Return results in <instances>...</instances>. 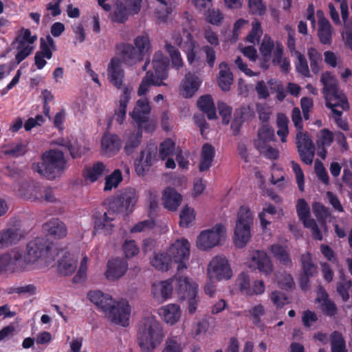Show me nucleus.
<instances>
[{"label":"nucleus","mask_w":352,"mask_h":352,"mask_svg":"<svg viewBox=\"0 0 352 352\" xmlns=\"http://www.w3.org/2000/svg\"><path fill=\"white\" fill-rule=\"evenodd\" d=\"M108 171L105 164L97 162L86 169L85 177L87 180L94 182Z\"/></svg>","instance_id":"46"},{"label":"nucleus","mask_w":352,"mask_h":352,"mask_svg":"<svg viewBox=\"0 0 352 352\" xmlns=\"http://www.w3.org/2000/svg\"><path fill=\"white\" fill-rule=\"evenodd\" d=\"M151 64L152 69L149 71L153 72L155 78L163 82L168 77L166 71L168 65V59L161 51H157L154 54Z\"/></svg>","instance_id":"28"},{"label":"nucleus","mask_w":352,"mask_h":352,"mask_svg":"<svg viewBox=\"0 0 352 352\" xmlns=\"http://www.w3.org/2000/svg\"><path fill=\"white\" fill-rule=\"evenodd\" d=\"M334 134L327 129H323L319 131L316 138L318 146V155L324 159L327 155V147L330 146L333 141Z\"/></svg>","instance_id":"35"},{"label":"nucleus","mask_w":352,"mask_h":352,"mask_svg":"<svg viewBox=\"0 0 352 352\" xmlns=\"http://www.w3.org/2000/svg\"><path fill=\"white\" fill-rule=\"evenodd\" d=\"M308 56L310 60V66L312 72L318 73L322 69V56L314 47L308 48Z\"/></svg>","instance_id":"50"},{"label":"nucleus","mask_w":352,"mask_h":352,"mask_svg":"<svg viewBox=\"0 0 352 352\" xmlns=\"http://www.w3.org/2000/svg\"><path fill=\"white\" fill-rule=\"evenodd\" d=\"M352 282L351 280H345L338 283L337 286V292L341 296L343 302L346 304L344 309L352 308Z\"/></svg>","instance_id":"43"},{"label":"nucleus","mask_w":352,"mask_h":352,"mask_svg":"<svg viewBox=\"0 0 352 352\" xmlns=\"http://www.w3.org/2000/svg\"><path fill=\"white\" fill-rule=\"evenodd\" d=\"M127 261L120 257L110 259L107 263L104 276L109 281H116L121 278L127 272Z\"/></svg>","instance_id":"21"},{"label":"nucleus","mask_w":352,"mask_h":352,"mask_svg":"<svg viewBox=\"0 0 352 352\" xmlns=\"http://www.w3.org/2000/svg\"><path fill=\"white\" fill-rule=\"evenodd\" d=\"M43 229L55 239H62L67 234V228L65 224L58 219L48 221L44 224Z\"/></svg>","instance_id":"36"},{"label":"nucleus","mask_w":352,"mask_h":352,"mask_svg":"<svg viewBox=\"0 0 352 352\" xmlns=\"http://www.w3.org/2000/svg\"><path fill=\"white\" fill-rule=\"evenodd\" d=\"M320 81L323 86L322 93L327 107H340L342 110L349 109L346 98L339 89L338 79L331 72L322 73Z\"/></svg>","instance_id":"5"},{"label":"nucleus","mask_w":352,"mask_h":352,"mask_svg":"<svg viewBox=\"0 0 352 352\" xmlns=\"http://www.w3.org/2000/svg\"><path fill=\"white\" fill-rule=\"evenodd\" d=\"M87 296L110 321L122 327L128 326L131 307L126 299H113L110 294L100 290L89 291Z\"/></svg>","instance_id":"1"},{"label":"nucleus","mask_w":352,"mask_h":352,"mask_svg":"<svg viewBox=\"0 0 352 352\" xmlns=\"http://www.w3.org/2000/svg\"><path fill=\"white\" fill-rule=\"evenodd\" d=\"M138 194L133 188H126L120 191L119 195L109 206L113 212L129 214L133 211L138 201Z\"/></svg>","instance_id":"13"},{"label":"nucleus","mask_w":352,"mask_h":352,"mask_svg":"<svg viewBox=\"0 0 352 352\" xmlns=\"http://www.w3.org/2000/svg\"><path fill=\"white\" fill-rule=\"evenodd\" d=\"M233 81L232 74L230 71L228 64L222 62L219 65V72L218 76V83L220 88L223 91H227L230 89V86Z\"/></svg>","instance_id":"40"},{"label":"nucleus","mask_w":352,"mask_h":352,"mask_svg":"<svg viewBox=\"0 0 352 352\" xmlns=\"http://www.w3.org/2000/svg\"><path fill=\"white\" fill-rule=\"evenodd\" d=\"M116 49L122 61L127 65H134L143 59L131 44L121 43L117 45Z\"/></svg>","instance_id":"30"},{"label":"nucleus","mask_w":352,"mask_h":352,"mask_svg":"<svg viewBox=\"0 0 352 352\" xmlns=\"http://www.w3.org/2000/svg\"><path fill=\"white\" fill-rule=\"evenodd\" d=\"M87 263L88 256L85 251L69 250L58 261V271L63 276H70L77 270L72 278L73 283H85L87 278Z\"/></svg>","instance_id":"3"},{"label":"nucleus","mask_w":352,"mask_h":352,"mask_svg":"<svg viewBox=\"0 0 352 352\" xmlns=\"http://www.w3.org/2000/svg\"><path fill=\"white\" fill-rule=\"evenodd\" d=\"M270 251L280 263L284 265H289V258L287 246L285 244L275 243L270 246Z\"/></svg>","instance_id":"47"},{"label":"nucleus","mask_w":352,"mask_h":352,"mask_svg":"<svg viewBox=\"0 0 352 352\" xmlns=\"http://www.w3.org/2000/svg\"><path fill=\"white\" fill-rule=\"evenodd\" d=\"M50 250V243L44 237H37L27 245L26 252L22 254L24 270L30 265L41 266L48 263L47 254Z\"/></svg>","instance_id":"7"},{"label":"nucleus","mask_w":352,"mask_h":352,"mask_svg":"<svg viewBox=\"0 0 352 352\" xmlns=\"http://www.w3.org/2000/svg\"><path fill=\"white\" fill-rule=\"evenodd\" d=\"M122 181V175L119 169L115 170L111 175L105 179L104 190L109 191L118 186Z\"/></svg>","instance_id":"53"},{"label":"nucleus","mask_w":352,"mask_h":352,"mask_svg":"<svg viewBox=\"0 0 352 352\" xmlns=\"http://www.w3.org/2000/svg\"><path fill=\"white\" fill-rule=\"evenodd\" d=\"M66 160L63 151L52 149L45 153L42 162L34 163L32 168L41 176L52 179L65 168Z\"/></svg>","instance_id":"6"},{"label":"nucleus","mask_w":352,"mask_h":352,"mask_svg":"<svg viewBox=\"0 0 352 352\" xmlns=\"http://www.w3.org/2000/svg\"><path fill=\"white\" fill-rule=\"evenodd\" d=\"M134 45L138 54L143 58L144 55L151 50V41L148 35L138 36L133 41Z\"/></svg>","instance_id":"49"},{"label":"nucleus","mask_w":352,"mask_h":352,"mask_svg":"<svg viewBox=\"0 0 352 352\" xmlns=\"http://www.w3.org/2000/svg\"><path fill=\"white\" fill-rule=\"evenodd\" d=\"M296 212L304 226L311 231L315 239L321 241L322 234L316 221L311 218L310 208L304 199H299L296 204Z\"/></svg>","instance_id":"18"},{"label":"nucleus","mask_w":352,"mask_h":352,"mask_svg":"<svg viewBox=\"0 0 352 352\" xmlns=\"http://www.w3.org/2000/svg\"><path fill=\"white\" fill-rule=\"evenodd\" d=\"M207 276L210 280H228L232 276V271L227 258L223 256L213 257L207 267Z\"/></svg>","instance_id":"15"},{"label":"nucleus","mask_w":352,"mask_h":352,"mask_svg":"<svg viewBox=\"0 0 352 352\" xmlns=\"http://www.w3.org/2000/svg\"><path fill=\"white\" fill-rule=\"evenodd\" d=\"M116 3L113 12L109 13L110 19L115 23H124L131 14H138L141 9L142 0H123Z\"/></svg>","instance_id":"17"},{"label":"nucleus","mask_w":352,"mask_h":352,"mask_svg":"<svg viewBox=\"0 0 352 352\" xmlns=\"http://www.w3.org/2000/svg\"><path fill=\"white\" fill-rule=\"evenodd\" d=\"M214 154V148L212 145L209 144H204L203 145L199 162L200 171H205L209 169L212 165Z\"/></svg>","instance_id":"42"},{"label":"nucleus","mask_w":352,"mask_h":352,"mask_svg":"<svg viewBox=\"0 0 352 352\" xmlns=\"http://www.w3.org/2000/svg\"><path fill=\"white\" fill-rule=\"evenodd\" d=\"M288 122L287 118L284 114H278L276 122L278 129L277 131V135L280 137V141L283 143L287 142V137L289 134Z\"/></svg>","instance_id":"52"},{"label":"nucleus","mask_w":352,"mask_h":352,"mask_svg":"<svg viewBox=\"0 0 352 352\" xmlns=\"http://www.w3.org/2000/svg\"><path fill=\"white\" fill-rule=\"evenodd\" d=\"M176 289L181 298L188 301V309L190 314H194L197 308V289L196 282L186 276L175 277Z\"/></svg>","instance_id":"12"},{"label":"nucleus","mask_w":352,"mask_h":352,"mask_svg":"<svg viewBox=\"0 0 352 352\" xmlns=\"http://www.w3.org/2000/svg\"><path fill=\"white\" fill-rule=\"evenodd\" d=\"M151 85L162 86L165 85V83L155 78L153 72L148 71L140 85L139 89L138 90V96H144L148 91Z\"/></svg>","instance_id":"44"},{"label":"nucleus","mask_w":352,"mask_h":352,"mask_svg":"<svg viewBox=\"0 0 352 352\" xmlns=\"http://www.w3.org/2000/svg\"><path fill=\"white\" fill-rule=\"evenodd\" d=\"M274 138L275 135L272 128L264 124L258 129L254 146L264 156L270 159H276L278 157V151L270 145V142Z\"/></svg>","instance_id":"14"},{"label":"nucleus","mask_w":352,"mask_h":352,"mask_svg":"<svg viewBox=\"0 0 352 352\" xmlns=\"http://www.w3.org/2000/svg\"><path fill=\"white\" fill-rule=\"evenodd\" d=\"M294 56L296 58V68L297 72L303 76H309V66L305 56L300 52H295Z\"/></svg>","instance_id":"59"},{"label":"nucleus","mask_w":352,"mask_h":352,"mask_svg":"<svg viewBox=\"0 0 352 352\" xmlns=\"http://www.w3.org/2000/svg\"><path fill=\"white\" fill-rule=\"evenodd\" d=\"M179 23L183 28L184 33L182 36L173 34V43L179 46L184 51L186 55L188 64L192 68H202L205 63L199 52V45L189 32L195 29L197 22L190 13L186 12L181 16Z\"/></svg>","instance_id":"2"},{"label":"nucleus","mask_w":352,"mask_h":352,"mask_svg":"<svg viewBox=\"0 0 352 352\" xmlns=\"http://www.w3.org/2000/svg\"><path fill=\"white\" fill-rule=\"evenodd\" d=\"M296 144L298 150L314 146V144L307 132L298 131L296 135Z\"/></svg>","instance_id":"58"},{"label":"nucleus","mask_w":352,"mask_h":352,"mask_svg":"<svg viewBox=\"0 0 352 352\" xmlns=\"http://www.w3.org/2000/svg\"><path fill=\"white\" fill-rule=\"evenodd\" d=\"M276 213L277 209L272 204L269 203L264 204L262 210L258 213V218L263 230H266L271 223V220L268 215H274Z\"/></svg>","instance_id":"48"},{"label":"nucleus","mask_w":352,"mask_h":352,"mask_svg":"<svg viewBox=\"0 0 352 352\" xmlns=\"http://www.w3.org/2000/svg\"><path fill=\"white\" fill-rule=\"evenodd\" d=\"M151 107L148 99L142 98L137 100L133 111L129 113V116L139 127H142L144 123L148 122Z\"/></svg>","instance_id":"24"},{"label":"nucleus","mask_w":352,"mask_h":352,"mask_svg":"<svg viewBox=\"0 0 352 352\" xmlns=\"http://www.w3.org/2000/svg\"><path fill=\"white\" fill-rule=\"evenodd\" d=\"M202 82L201 78L192 72H188L179 86V94L183 97L191 98L199 89Z\"/></svg>","instance_id":"22"},{"label":"nucleus","mask_w":352,"mask_h":352,"mask_svg":"<svg viewBox=\"0 0 352 352\" xmlns=\"http://www.w3.org/2000/svg\"><path fill=\"white\" fill-rule=\"evenodd\" d=\"M254 214L250 207L243 205L237 213L234 230V242L237 248H244L251 238V229L253 226Z\"/></svg>","instance_id":"8"},{"label":"nucleus","mask_w":352,"mask_h":352,"mask_svg":"<svg viewBox=\"0 0 352 352\" xmlns=\"http://www.w3.org/2000/svg\"><path fill=\"white\" fill-rule=\"evenodd\" d=\"M157 149L154 146L147 147L141 153L140 158L135 164V172L139 176H144L156 160Z\"/></svg>","instance_id":"25"},{"label":"nucleus","mask_w":352,"mask_h":352,"mask_svg":"<svg viewBox=\"0 0 352 352\" xmlns=\"http://www.w3.org/2000/svg\"><path fill=\"white\" fill-rule=\"evenodd\" d=\"M274 48H275V46L272 39L268 35H265L260 46V52L263 60L262 67L265 69L268 67V63L272 59V52Z\"/></svg>","instance_id":"41"},{"label":"nucleus","mask_w":352,"mask_h":352,"mask_svg":"<svg viewBox=\"0 0 352 352\" xmlns=\"http://www.w3.org/2000/svg\"><path fill=\"white\" fill-rule=\"evenodd\" d=\"M24 236L22 230L18 228H9L0 232V246L6 247L16 243Z\"/></svg>","instance_id":"38"},{"label":"nucleus","mask_w":352,"mask_h":352,"mask_svg":"<svg viewBox=\"0 0 352 352\" xmlns=\"http://www.w3.org/2000/svg\"><path fill=\"white\" fill-rule=\"evenodd\" d=\"M116 214H118L113 212L109 206L107 211L96 219L94 223L95 232L105 235L111 234L114 226L112 221L115 219Z\"/></svg>","instance_id":"29"},{"label":"nucleus","mask_w":352,"mask_h":352,"mask_svg":"<svg viewBox=\"0 0 352 352\" xmlns=\"http://www.w3.org/2000/svg\"><path fill=\"white\" fill-rule=\"evenodd\" d=\"M179 276L175 275L171 279L154 283L151 289L153 298L159 303H162L167 300L172 294V284L174 283L176 287V280L175 278L176 276Z\"/></svg>","instance_id":"20"},{"label":"nucleus","mask_w":352,"mask_h":352,"mask_svg":"<svg viewBox=\"0 0 352 352\" xmlns=\"http://www.w3.org/2000/svg\"><path fill=\"white\" fill-rule=\"evenodd\" d=\"M107 76L109 81L118 89L125 87H123L124 73L119 58L113 57L110 60L107 67Z\"/></svg>","instance_id":"26"},{"label":"nucleus","mask_w":352,"mask_h":352,"mask_svg":"<svg viewBox=\"0 0 352 352\" xmlns=\"http://www.w3.org/2000/svg\"><path fill=\"white\" fill-rule=\"evenodd\" d=\"M183 346L176 336L168 337L164 343L162 352H182Z\"/></svg>","instance_id":"61"},{"label":"nucleus","mask_w":352,"mask_h":352,"mask_svg":"<svg viewBox=\"0 0 352 352\" xmlns=\"http://www.w3.org/2000/svg\"><path fill=\"white\" fill-rule=\"evenodd\" d=\"M250 276L245 272H241L236 280V286L244 294H248V290L251 287Z\"/></svg>","instance_id":"62"},{"label":"nucleus","mask_w":352,"mask_h":352,"mask_svg":"<svg viewBox=\"0 0 352 352\" xmlns=\"http://www.w3.org/2000/svg\"><path fill=\"white\" fill-rule=\"evenodd\" d=\"M150 263L158 271L167 272L171 268L173 263L166 252L155 253L151 258Z\"/></svg>","instance_id":"39"},{"label":"nucleus","mask_w":352,"mask_h":352,"mask_svg":"<svg viewBox=\"0 0 352 352\" xmlns=\"http://www.w3.org/2000/svg\"><path fill=\"white\" fill-rule=\"evenodd\" d=\"M301 263L303 272L307 276H314L317 273V266L313 263L311 255L307 252L301 256Z\"/></svg>","instance_id":"51"},{"label":"nucleus","mask_w":352,"mask_h":352,"mask_svg":"<svg viewBox=\"0 0 352 352\" xmlns=\"http://www.w3.org/2000/svg\"><path fill=\"white\" fill-rule=\"evenodd\" d=\"M165 48L170 57L172 65L176 69L182 67L184 61L180 52L170 43H166Z\"/></svg>","instance_id":"54"},{"label":"nucleus","mask_w":352,"mask_h":352,"mask_svg":"<svg viewBox=\"0 0 352 352\" xmlns=\"http://www.w3.org/2000/svg\"><path fill=\"white\" fill-rule=\"evenodd\" d=\"M226 236V227L222 223H217L211 228L202 230L197 235L196 246L200 250H209L220 245Z\"/></svg>","instance_id":"10"},{"label":"nucleus","mask_w":352,"mask_h":352,"mask_svg":"<svg viewBox=\"0 0 352 352\" xmlns=\"http://www.w3.org/2000/svg\"><path fill=\"white\" fill-rule=\"evenodd\" d=\"M198 107L207 114L208 119L217 118L214 102L210 96L206 95L199 98L197 101Z\"/></svg>","instance_id":"45"},{"label":"nucleus","mask_w":352,"mask_h":352,"mask_svg":"<svg viewBox=\"0 0 352 352\" xmlns=\"http://www.w3.org/2000/svg\"><path fill=\"white\" fill-rule=\"evenodd\" d=\"M158 314L166 324L173 325L181 317V309L177 305L168 304L160 307Z\"/></svg>","instance_id":"34"},{"label":"nucleus","mask_w":352,"mask_h":352,"mask_svg":"<svg viewBox=\"0 0 352 352\" xmlns=\"http://www.w3.org/2000/svg\"><path fill=\"white\" fill-rule=\"evenodd\" d=\"M141 127H134L133 130L125 131L123 139L125 143L124 149L130 153L139 146L142 138Z\"/></svg>","instance_id":"37"},{"label":"nucleus","mask_w":352,"mask_h":352,"mask_svg":"<svg viewBox=\"0 0 352 352\" xmlns=\"http://www.w3.org/2000/svg\"><path fill=\"white\" fill-rule=\"evenodd\" d=\"M56 144L65 147L70 152L73 157H77L81 155V151L75 140L58 139L56 140Z\"/></svg>","instance_id":"57"},{"label":"nucleus","mask_w":352,"mask_h":352,"mask_svg":"<svg viewBox=\"0 0 352 352\" xmlns=\"http://www.w3.org/2000/svg\"><path fill=\"white\" fill-rule=\"evenodd\" d=\"M164 338L163 327L154 316L144 317L139 322L137 338L143 352H152Z\"/></svg>","instance_id":"4"},{"label":"nucleus","mask_w":352,"mask_h":352,"mask_svg":"<svg viewBox=\"0 0 352 352\" xmlns=\"http://www.w3.org/2000/svg\"><path fill=\"white\" fill-rule=\"evenodd\" d=\"M56 50L54 41L50 36L41 38L40 50L34 56V64L38 69H42L45 66V59H51L52 52Z\"/></svg>","instance_id":"19"},{"label":"nucleus","mask_w":352,"mask_h":352,"mask_svg":"<svg viewBox=\"0 0 352 352\" xmlns=\"http://www.w3.org/2000/svg\"><path fill=\"white\" fill-rule=\"evenodd\" d=\"M175 151V143L173 140L167 139L161 143L160 146V157L164 160L172 155Z\"/></svg>","instance_id":"64"},{"label":"nucleus","mask_w":352,"mask_h":352,"mask_svg":"<svg viewBox=\"0 0 352 352\" xmlns=\"http://www.w3.org/2000/svg\"><path fill=\"white\" fill-rule=\"evenodd\" d=\"M331 351L346 352L344 341L340 333L334 332L331 335Z\"/></svg>","instance_id":"63"},{"label":"nucleus","mask_w":352,"mask_h":352,"mask_svg":"<svg viewBox=\"0 0 352 352\" xmlns=\"http://www.w3.org/2000/svg\"><path fill=\"white\" fill-rule=\"evenodd\" d=\"M262 34L263 30L261 23L257 20H254L252 23V30L247 36L246 41L252 44L258 43Z\"/></svg>","instance_id":"60"},{"label":"nucleus","mask_w":352,"mask_h":352,"mask_svg":"<svg viewBox=\"0 0 352 352\" xmlns=\"http://www.w3.org/2000/svg\"><path fill=\"white\" fill-rule=\"evenodd\" d=\"M132 89L131 87H124L119 99V104L118 108L115 110V113L113 116L118 124H122L126 118V107L131 99Z\"/></svg>","instance_id":"33"},{"label":"nucleus","mask_w":352,"mask_h":352,"mask_svg":"<svg viewBox=\"0 0 352 352\" xmlns=\"http://www.w3.org/2000/svg\"><path fill=\"white\" fill-rule=\"evenodd\" d=\"M12 267L14 270H24L22 263V253L13 250L10 253L0 257V272Z\"/></svg>","instance_id":"31"},{"label":"nucleus","mask_w":352,"mask_h":352,"mask_svg":"<svg viewBox=\"0 0 352 352\" xmlns=\"http://www.w3.org/2000/svg\"><path fill=\"white\" fill-rule=\"evenodd\" d=\"M318 20V36L323 45H331L333 28L329 21L324 17V12L319 10L316 12Z\"/></svg>","instance_id":"27"},{"label":"nucleus","mask_w":352,"mask_h":352,"mask_svg":"<svg viewBox=\"0 0 352 352\" xmlns=\"http://www.w3.org/2000/svg\"><path fill=\"white\" fill-rule=\"evenodd\" d=\"M121 145V139L117 135L105 133L100 141V153L104 156L112 157L119 152Z\"/></svg>","instance_id":"23"},{"label":"nucleus","mask_w":352,"mask_h":352,"mask_svg":"<svg viewBox=\"0 0 352 352\" xmlns=\"http://www.w3.org/2000/svg\"><path fill=\"white\" fill-rule=\"evenodd\" d=\"M245 266L251 271H258L265 276H269L274 271L271 258L267 253L262 250H254L250 252L245 262Z\"/></svg>","instance_id":"16"},{"label":"nucleus","mask_w":352,"mask_h":352,"mask_svg":"<svg viewBox=\"0 0 352 352\" xmlns=\"http://www.w3.org/2000/svg\"><path fill=\"white\" fill-rule=\"evenodd\" d=\"M167 254L176 265L177 272L186 270L190 256V243L185 238L175 240L167 249Z\"/></svg>","instance_id":"11"},{"label":"nucleus","mask_w":352,"mask_h":352,"mask_svg":"<svg viewBox=\"0 0 352 352\" xmlns=\"http://www.w3.org/2000/svg\"><path fill=\"white\" fill-rule=\"evenodd\" d=\"M37 36L32 34L28 28H21L17 31L11 45L12 49L16 51L15 61L17 64H19L33 52Z\"/></svg>","instance_id":"9"},{"label":"nucleus","mask_w":352,"mask_h":352,"mask_svg":"<svg viewBox=\"0 0 352 352\" xmlns=\"http://www.w3.org/2000/svg\"><path fill=\"white\" fill-rule=\"evenodd\" d=\"M179 225L182 227L190 226L195 219V213L192 208L185 206L179 214Z\"/></svg>","instance_id":"56"},{"label":"nucleus","mask_w":352,"mask_h":352,"mask_svg":"<svg viewBox=\"0 0 352 352\" xmlns=\"http://www.w3.org/2000/svg\"><path fill=\"white\" fill-rule=\"evenodd\" d=\"M249 314L252 322L260 329H264V324L261 321V317L265 314L264 307L261 305H256L249 310Z\"/></svg>","instance_id":"55"},{"label":"nucleus","mask_w":352,"mask_h":352,"mask_svg":"<svg viewBox=\"0 0 352 352\" xmlns=\"http://www.w3.org/2000/svg\"><path fill=\"white\" fill-rule=\"evenodd\" d=\"M182 199V195L173 188L168 187L162 192V204L168 210L175 211L180 205Z\"/></svg>","instance_id":"32"}]
</instances>
